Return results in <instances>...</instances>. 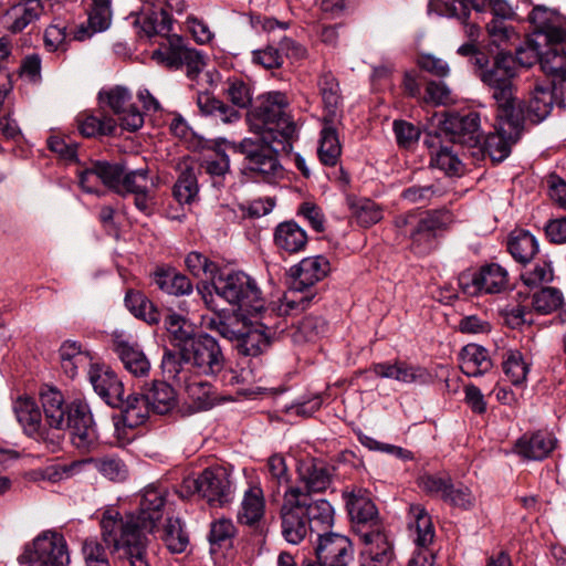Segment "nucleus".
Here are the masks:
<instances>
[{
	"mask_svg": "<svg viewBox=\"0 0 566 566\" xmlns=\"http://www.w3.org/2000/svg\"><path fill=\"white\" fill-rule=\"evenodd\" d=\"M281 534L293 545L305 539L310 532L331 528L335 522V510L325 499H314L298 488H287L280 507Z\"/></svg>",
	"mask_w": 566,
	"mask_h": 566,
	"instance_id": "obj_1",
	"label": "nucleus"
},
{
	"mask_svg": "<svg viewBox=\"0 0 566 566\" xmlns=\"http://www.w3.org/2000/svg\"><path fill=\"white\" fill-rule=\"evenodd\" d=\"M104 544L127 560L146 555L148 530L134 513L122 514L115 506L106 507L99 521Z\"/></svg>",
	"mask_w": 566,
	"mask_h": 566,
	"instance_id": "obj_2",
	"label": "nucleus"
},
{
	"mask_svg": "<svg viewBox=\"0 0 566 566\" xmlns=\"http://www.w3.org/2000/svg\"><path fill=\"white\" fill-rule=\"evenodd\" d=\"M232 148L244 155L247 170L266 182H274L284 174L277 154L280 151L290 153L292 143L268 134L244 138L238 145L232 144Z\"/></svg>",
	"mask_w": 566,
	"mask_h": 566,
	"instance_id": "obj_3",
	"label": "nucleus"
},
{
	"mask_svg": "<svg viewBox=\"0 0 566 566\" xmlns=\"http://www.w3.org/2000/svg\"><path fill=\"white\" fill-rule=\"evenodd\" d=\"M329 270L328 260L322 255L305 258L291 268V287L279 302V314L292 315L304 311L314 297L310 289L322 281Z\"/></svg>",
	"mask_w": 566,
	"mask_h": 566,
	"instance_id": "obj_4",
	"label": "nucleus"
},
{
	"mask_svg": "<svg viewBox=\"0 0 566 566\" xmlns=\"http://www.w3.org/2000/svg\"><path fill=\"white\" fill-rule=\"evenodd\" d=\"M289 98L282 92L263 95L259 105L249 113L251 128L259 136L269 134L292 143L296 126L289 114Z\"/></svg>",
	"mask_w": 566,
	"mask_h": 566,
	"instance_id": "obj_5",
	"label": "nucleus"
},
{
	"mask_svg": "<svg viewBox=\"0 0 566 566\" xmlns=\"http://www.w3.org/2000/svg\"><path fill=\"white\" fill-rule=\"evenodd\" d=\"M448 219V213L440 211H410L397 216L394 223L398 233L410 240L411 251L424 255L434 249L437 231L447 224Z\"/></svg>",
	"mask_w": 566,
	"mask_h": 566,
	"instance_id": "obj_6",
	"label": "nucleus"
},
{
	"mask_svg": "<svg viewBox=\"0 0 566 566\" xmlns=\"http://www.w3.org/2000/svg\"><path fill=\"white\" fill-rule=\"evenodd\" d=\"M279 303H273L263 308L258 314L260 317L255 321L243 324L241 338L237 348L240 354L245 356H258L264 353L275 339V337L285 329V322L277 311Z\"/></svg>",
	"mask_w": 566,
	"mask_h": 566,
	"instance_id": "obj_7",
	"label": "nucleus"
},
{
	"mask_svg": "<svg viewBox=\"0 0 566 566\" xmlns=\"http://www.w3.org/2000/svg\"><path fill=\"white\" fill-rule=\"evenodd\" d=\"M516 75L515 60L511 53L499 52L489 71L480 75V81L489 87L495 102L496 111L506 112L522 109L515 96L513 78Z\"/></svg>",
	"mask_w": 566,
	"mask_h": 566,
	"instance_id": "obj_8",
	"label": "nucleus"
},
{
	"mask_svg": "<svg viewBox=\"0 0 566 566\" xmlns=\"http://www.w3.org/2000/svg\"><path fill=\"white\" fill-rule=\"evenodd\" d=\"M212 286L218 296L248 313H259L266 308L255 280L244 272L221 273L213 279Z\"/></svg>",
	"mask_w": 566,
	"mask_h": 566,
	"instance_id": "obj_9",
	"label": "nucleus"
},
{
	"mask_svg": "<svg viewBox=\"0 0 566 566\" xmlns=\"http://www.w3.org/2000/svg\"><path fill=\"white\" fill-rule=\"evenodd\" d=\"M181 497L198 493L211 506H223L233 499L234 488L230 474L224 468H209L198 478L184 479L180 490Z\"/></svg>",
	"mask_w": 566,
	"mask_h": 566,
	"instance_id": "obj_10",
	"label": "nucleus"
},
{
	"mask_svg": "<svg viewBox=\"0 0 566 566\" xmlns=\"http://www.w3.org/2000/svg\"><path fill=\"white\" fill-rule=\"evenodd\" d=\"M524 128L523 109L506 112V115L496 111L495 130L482 136L481 146L489 154L493 161L501 163L511 154L512 145L521 137Z\"/></svg>",
	"mask_w": 566,
	"mask_h": 566,
	"instance_id": "obj_11",
	"label": "nucleus"
},
{
	"mask_svg": "<svg viewBox=\"0 0 566 566\" xmlns=\"http://www.w3.org/2000/svg\"><path fill=\"white\" fill-rule=\"evenodd\" d=\"M19 563L27 566H67L70 554L64 536L55 531H44L25 546Z\"/></svg>",
	"mask_w": 566,
	"mask_h": 566,
	"instance_id": "obj_12",
	"label": "nucleus"
},
{
	"mask_svg": "<svg viewBox=\"0 0 566 566\" xmlns=\"http://www.w3.org/2000/svg\"><path fill=\"white\" fill-rule=\"evenodd\" d=\"M158 64L169 69L186 67L187 76L196 78L206 65L205 56L196 49L189 48L177 34L168 36L151 54Z\"/></svg>",
	"mask_w": 566,
	"mask_h": 566,
	"instance_id": "obj_13",
	"label": "nucleus"
},
{
	"mask_svg": "<svg viewBox=\"0 0 566 566\" xmlns=\"http://www.w3.org/2000/svg\"><path fill=\"white\" fill-rule=\"evenodd\" d=\"M14 411L18 421L29 437L44 444L51 452H55L60 448L64 436L63 432L50 429L42 423L41 411L33 399H18L14 405Z\"/></svg>",
	"mask_w": 566,
	"mask_h": 566,
	"instance_id": "obj_14",
	"label": "nucleus"
},
{
	"mask_svg": "<svg viewBox=\"0 0 566 566\" xmlns=\"http://www.w3.org/2000/svg\"><path fill=\"white\" fill-rule=\"evenodd\" d=\"M458 284L463 294L478 296L481 294L501 293L507 287V271L495 263L482 266L476 272H462L458 277Z\"/></svg>",
	"mask_w": 566,
	"mask_h": 566,
	"instance_id": "obj_15",
	"label": "nucleus"
},
{
	"mask_svg": "<svg viewBox=\"0 0 566 566\" xmlns=\"http://www.w3.org/2000/svg\"><path fill=\"white\" fill-rule=\"evenodd\" d=\"M192 373L214 376L224 367V356L218 342L210 335H200L185 348Z\"/></svg>",
	"mask_w": 566,
	"mask_h": 566,
	"instance_id": "obj_16",
	"label": "nucleus"
},
{
	"mask_svg": "<svg viewBox=\"0 0 566 566\" xmlns=\"http://www.w3.org/2000/svg\"><path fill=\"white\" fill-rule=\"evenodd\" d=\"M65 426L69 428L71 442L76 449L88 451L96 444L98 434L85 401L74 400L70 405Z\"/></svg>",
	"mask_w": 566,
	"mask_h": 566,
	"instance_id": "obj_17",
	"label": "nucleus"
},
{
	"mask_svg": "<svg viewBox=\"0 0 566 566\" xmlns=\"http://www.w3.org/2000/svg\"><path fill=\"white\" fill-rule=\"evenodd\" d=\"M315 566H348L354 560L352 541L339 533L318 534Z\"/></svg>",
	"mask_w": 566,
	"mask_h": 566,
	"instance_id": "obj_18",
	"label": "nucleus"
},
{
	"mask_svg": "<svg viewBox=\"0 0 566 566\" xmlns=\"http://www.w3.org/2000/svg\"><path fill=\"white\" fill-rule=\"evenodd\" d=\"M441 135L453 144L476 147L482 142L480 116L475 112L465 115L450 114L440 126Z\"/></svg>",
	"mask_w": 566,
	"mask_h": 566,
	"instance_id": "obj_19",
	"label": "nucleus"
},
{
	"mask_svg": "<svg viewBox=\"0 0 566 566\" xmlns=\"http://www.w3.org/2000/svg\"><path fill=\"white\" fill-rule=\"evenodd\" d=\"M469 4L478 11L486 10L489 8L492 19H499L501 21L505 19H512L515 12L509 2H429V12L436 11L441 15L448 18H455L462 23H467L471 14V8Z\"/></svg>",
	"mask_w": 566,
	"mask_h": 566,
	"instance_id": "obj_20",
	"label": "nucleus"
},
{
	"mask_svg": "<svg viewBox=\"0 0 566 566\" xmlns=\"http://www.w3.org/2000/svg\"><path fill=\"white\" fill-rule=\"evenodd\" d=\"M298 485L289 488H298L304 494L313 496L314 494L326 492L333 484V469L317 459L301 460L296 468Z\"/></svg>",
	"mask_w": 566,
	"mask_h": 566,
	"instance_id": "obj_21",
	"label": "nucleus"
},
{
	"mask_svg": "<svg viewBox=\"0 0 566 566\" xmlns=\"http://www.w3.org/2000/svg\"><path fill=\"white\" fill-rule=\"evenodd\" d=\"M99 98L118 116L123 128L135 132L143 126L144 116L132 104V95L125 87L116 86L106 93H99Z\"/></svg>",
	"mask_w": 566,
	"mask_h": 566,
	"instance_id": "obj_22",
	"label": "nucleus"
},
{
	"mask_svg": "<svg viewBox=\"0 0 566 566\" xmlns=\"http://www.w3.org/2000/svg\"><path fill=\"white\" fill-rule=\"evenodd\" d=\"M343 497L346 502V509L357 532L361 533L375 530L378 525V511L371 499L363 490L344 492Z\"/></svg>",
	"mask_w": 566,
	"mask_h": 566,
	"instance_id": "obj_23",
	"label": "nucleus"
},
{
	"mask_svg": "<svg viewBox=\"0 0 566 566\" xmlns=\"http://www.w3.org/2000/svg\"><path fill=\"white\" fill-rule=\"evenodd\" d=\"M557 39L549 40V48L541 54L542 71L552 78L553 90L566 83V32H557Z\"/></svg>",
	"mask_w": 566,
	"mask_h": 566,
	"instance_id": "obj_24",
	"label": "nucleus"
},
{
	"mask_svg": "<svg viewBox=\"0 0 566 566\" xmlns=\"http://www.w3.org/2000/svg\"><path fill=\"white\" fill-rule=\"evenodd\" d=\"M88 379L95 392L109 406L123 405L124 388L116 374L104 365L91 364Z\"/></svg>",
	"mask_w": 566,
	"mask_h": 566,
	"instance_id": "obj_25",
	"label": "nucleus"
},
{
	"mask_svg": "<svg viewBox=\"0 0 566 566\" xmlns=\"http://www.w3.org/2000/svg\"><path fill=\"white\" fill-rule=\"evenodd\" d=\"M135 23L148 38L159 35L167 40L172 35L170 34L172 20L163 2H146V6L137 13Z\"/></svg>",
	"mask_w": 566,
	"mask_h": 566,
	"instance_id": "obj_26",
	"label": "nucleus"
},
{
	"mask_svg": "<svg viewBox=\"0 0 566 566\" xmlns=\"http://www.w3.org/2000/svg\"><path fill=\"white\" fill-rule=\"evenodd\" d=\"M361 539L365 544L363 566H389L394 551L380 527L361 533Z\"/></svg>",
	"mask_w": 566,
	"mask_h": 566,
	"instance_id": "obj_27",
	"label": "nucleus"
},
{
	"mask_svg": "<svg viewBox=\"0 0 566 566\" xmlns=\"http://www.w3.org/2000/svg\"><path fill=\"white\" fill-rule=\"evenodd\" d=\"M114 350L132 376L137 378L148 376L151 366L150 361L137 344L116 336L114 339Z\"/></svg>",
	"mask_w": 566,
	"mask_h": 566,
	"instance_id": "obj_28",
	"label": "nucleus"
},
{
	"mask_svg": "<svg viewBox=\"0 0 566 566\" xmlns=\"http://www.w3.org/2000/svg\"><path fill=\"white\" fill-rule=\"evenodd\" d=\"M166 490L155 485H147L142 493L139 512L136 515L144 528L151 532L156 523L163 516V507L165 505Z\"/></svg>",
	"mask_w": 566,
	"mask_h": 566,
	"instance_id": "obj_29",
	"label": "nucleus"
},
{
	"mask_svg": "<svg viewBox=\"0 0 566 566\" xmlns=\"http://www.w3.org/2000/svg\"><path fill=\"white\" fill-rule=\"evenodd\" d=\"M556 439L552 433L537 431L522 436L515 443V451L527 460L545 459L555 448Z\"/></svg>",
	"mask_w": 566,
	"mask_h": 566,
	"instance_id": "obj_30",
	"label": "nucleus"
},
{
	"mask_svg": "<svg viewBox=\"0 0 566 566\" xmlns=\"http://www.w3.org/2000/svg\"><path fill=\"white\" fill-rule=\"evenodd\" d=\"M43 13L41 2H15L3 14L2 24L12 33L21 32Z\"/></svg>",
	"mask_w": 566,
	"mask_h": 566,
	"instance_id": "obj_31",
	"label": "nucleus"
},
{
	"mask_svg": "<svg viewBox=\"0 0 566 566\" xmlns=\"http://www.w3.org/2000/svg\"><path fill=\"white\" fill-rule=\"evenodd\" d=\"M460 368L469 377H479L493 368V361L489 352L481 345L468 344L460 354Z\"/></svg>",
	"mask_w": 566,
	"mask_h": 566,
	"instance_id": "obj_32",
	"label": "nucleus"
},
{
	"mask_svg": "<svg viewBox=\"0 0 566 566\" xmlns=\"http://www.w3.org/2000/svg\"><path fill=\"white\" fill-rule=\"evenodd\" d=\"M265 513L263 490L259 485H251L244 491L240 509L237 514L238 522L253 526L258 524Z\"/></svg>",
	"mask_w": 566,
	"mask_h": 566,
	"instance_id": "obj_33",
	"label": "nucleus"
},
{
	"mask_svg": "<svg viewBox=\"0 0 566 566\" xmlns=\"http://www.w3.org/2000/svg\"><path fill=\"white\" fill-rule=\"evenodd\" d=\"M40 397L49 428L63 432L69 408L65 406L62 392L56 388L46 387L41 390Z\"/></svg>",
	"mask_w": 566,
	"mask_h": 566,
	"instance_id": "obj_34",
	"label": "nucleus"
},
{
	"mask_svg": "<svg viewBox=\"0 0 566 566\" xmlns=\"http://www.w3.org/2000/svg\"><path fill=\"white\" fill-rule=\"evenodd\" d=\"M556 93L554 90L552 92L549 87L535 85L526 106L517 99V104L524 113V120L528 119L533 124L544 120L553 108V95Z\"/></svg>",
	"mask_w": 566,
	"mask_h": 566,
	"instance_id": "obj_35",
	"label": "nucleus"
},
{
	"mask_svg": "<svg viewBox=\"0 0 566 566\" xmlns=\"http://www.w3.org/2000/svg\"><path fill=\"white\" fill-rule=\"evenodd\" d=\"M274 243L282 251L297 253L304 250L307 234L294 221L281 222L274 230Z\"/></svg>",
	"mask_w": 566,
	"mask_h": 566,
	"instance_id": "obj_36",
	"label": "nucleus"
},
{
	"mask_svg": "<svg viewBox=\"0 0 566 566\" xmlns=\"http://www.w3.org/2000/svg\"><path fill=\"white\" fill-rule=\"evenodd\" d=\"M318 88L325 112L323 122L334 124L342 103L338 82L331 73H325L318 80Z\"/></svg>",
	"mask_w": 566,
	"mask_h": 566,
	"instance_id": "obj_37",
	"label": "nucleus"
},
{
	"mask_svg": "<svg viewBox=\"0 0 566 566\" xmlns=\"http://www.w3.org/2000/svg\"><path fill=\"white\" fill-rule=\"evenodd\" d=\"M264 472L268 488L272 492V497H275L280 494L282 486H285L286 490L290 485H292V476L289 471L285 458L280 453L272 454L268 458Z\"/></svg>",
	"mask_w": 566,
	"mask_h": 566,
	"instance_id": "obj_38",
	"label": "nucleus"
},
{
	"mask_svg": "<svg viewBox=\"0 0 566 566\" xmlns=\"http://www.w3.org/2000/svg\"><path fill=\"white\" fill-rule=\"evenodd\" d=\"M155 284L165 293L171 295H188L192 292L190 280L172 268H158L154 272Z\"/></svg>",
	"mask_w": 566,
	"mask_h": 566,
	"instance_id": "obj_39",
	"label": "nucleus"
},
{
	"mask_svg": "<svg viewBox=\"0 0 566 566\" xmlns=\"http://www.w3.org/2000/svg\"><path fill=\"white\" fill-rule=\"evenodd\" d=\"M371 371L378 377L395 379L403 384L415 382L424 376L422 368L408 365L403 361L374 364Z\"/></svg>",
	"mask_w": 566,
	"mask_h": 566,
	"instance_id": "obj_40",
	"label": "nucleus"
},
{
	"mask_svg": "<svg viewBox=\"0 0 566 566\" xmlns=\"http://www.w3.org/2000/svg\"><path fill=\"white\" fill-rule=\"evenodd\" d=\"M163 374L177 381H187L192 374L185 348L166 349L161 359Z\"/></svg>",
	"mask_w": 566,
	"mask_h": 566,
	"instance_id": "obj_41",
	"label": "nucleus"
},
{
	"mask_svg": "<svg viewBox=\"0 0 566 566\" xmlns=\"http://www.w3.org/2000/svg\"><path fill=\"white\" fill-rule=\"evenodd\" d=\"M165 327L167 329L171 345L175 348H187L192 340H196L195 328L184 316L169 313L165 317Z\"/></svg>",
	"mask_w": 566,
	"mask_h": 566,
	"instance_id": "obj_42",
	"label": "nucleus"
},
{
	"mask_svg": "<svg viewBox=\"0 0 566 566\" xmlns=\"http://www.w3.org/2000/svg\"><path fill=\"white\" fill-rule=\"evenodd\" d=\"M88 25H80L74 32V39L83 41L96 32L105 31L111 24L109 2H94L88 12Z\"/></svg>",
	"mask_w": 566,
	"mask_h": 566,
	"instance_id": "obj_43",
	"label": "nucleus"
},
{
	"mask_svg": "<svg viewBox=\"0 0 566 566\" xmlns=\"http://www.w3.org/2000/svg\"><path fill=\"white\" fill-rule=\"evenodd\" d=\"M144 394L151 410L159 415L169 412L177 402L174 388L165 381H154Z\"/></svg>",
	"mask_w": 566,
	"mask_h": 566,
	"instance_id": "obj_44",
	"label": "nucleus"
},
{
	"mask_svg": "<svg viewBox=\"0 0 566 566\" xmlns=\"http://www.w3.org/2000/svg\"><path fill=\"white\" fill-rule=\"evenodd\" d=\"M507 248L511 255L520 263H528L538 252L535 237L525 230H515L511 233Z\"/></svg>",
	"mask_w": 566,
	"mask_h": 566,
	"instance_id": "obj_45",
	"label": "nucleus"
},
{
	"mask_svg": "<svg viewBox=\"0 0 566 566\" xmlns=\"http://www.w3.org/2000/svg\"><path fill=\"white\" fill-rule=\"evenodd\" d=\"M528 19L539 32L547 34L548 40L557 39V32H566L558 12L544 4L534 7Z\"/></svg>",
	"mask_w": 566,
	"mask_h": 566,
	"instance_id": "obj_46",
	"label": "nucleus"
},
{
	"mask_svg": "<svg viewBox=\"0 0 566 566\" xmlns=\"http://www.w3.org/2000/svg\"><path fill=\"white\" fill-rule=\"evenodd\" d=\"M90 461L93 469L112 482H123L128 478V467L117 454H105L102 457L91 458Z\"/></svg>",
	"mask_w": 566,
	"mask_h": 566,
	"instance_id": "obj_47",
	"label": "nucleus"
},
{
	"mask_svg": "<svg viewBox=\"0 0 566 566\" xmlns=\"http://www.w3.org/2000/svg\"><path fill=\"white\" fill-rule=\"evenodd\" d=\"M318 158L325 166H335L342 154V146L334 124H324L321 132Z\"/></svg>",
	"mask_w": 566,
	"mask_h": 566,
	"instance_id": "obj_48",
	"label": "nucleus"
},
{
	"mask_svg": "<svg viewBox=\"0 0 566 566\" xmlns=\"http://www.w3.org/2000/svg\"><path fill=\"white\" fill-rule=\"evenodd\" d=\"M116 408L123 409L124 423L129 428L144 423L151 410L144 392L129 395L126 400L123 399V405Z\"/></svg>",
	"mask_w": 566,
	"mask_h": 566,
	"instance_id": "obj_49",
	"label": "nucleus"
},
{
	"mask_svg": "<svg viewBox=\"0 0 566 566\" xmlns=\"http://www.w3.org/2000/svg\"><path fill=\"white\" fill-rule=\"evenodd\" d=\"M409 514L413 521L410 523V527H415L417 533L415 542L418 547L424 548L432 543L434 537L431 517L420 504L410 505Z\"/></svg>",
	"mask_w": 566,
	"mask_h": 566,
	"instance_id": "obj_50",
	"label": "nucleus"
},
{
	"mask_svg": "<svg viewBox=\"0 0 566 566\" xmlns=\"http://www.w3.org/2000/svg\"><path fill=\"white\" fill-rule=\"evenodd\" d=\"M197 104L203 114L214 116L226 124L237 122L240 118L238 111L211 96L209 93L199 94Z\"/></svg>",
	"mask_w": 566,
	"mask_h": 566,
	"instance_id": "obj_51",
	"label": "nucleus"
},
{
	"mask_svg": "<svg viewBox=\"0 0 566 566\" xmlns=\"http://www.w3.org/2000/svg\"><path fill=\"white\" fill-rule=\"evenodd\" d=\"M78 129L85 137L106 136L115 133L117 124L113 117L85 115L78 118Z\"/></svg>",
	"mask_w": 566,
	"mask_h": 566,
	"instance_id": "obj_52",
	"label": "nucleus"
},
{
	"mask_svg": "<svg viewBox=\"0 0 566 566\" xmlns=\"http://www.w3.org/2000/svg\"><path fill=\"white\" fill-rule=\"evenodd\" d=\"M503 370L513 385L520 386L526 380L530 365L521 352L507 350L503 358Z\"/></svg>",
	"mask_w": 566,
	"mask_h": 566,
	"instance_id": "obj_53",
	"label": "nucleus"
},
{
	"mask_svg": "<svg viewBox=\"0 0 566 566\" xmlns=\"http://www.w3.org/2000/svg\"><path fill=\"white\" fill-rule=\"evenodd\" d=\"M125 302L129 311L136 316L145 319L149 324L159 322V313L154 304L139 292H128Z\"/></svg>",
	"mask_w": 566,
	"mask_h": 566,
	"instance_id": "obj_54",
	"label": "nucleus"
},
{
	"mask_svg": "<svg viewBox=\"0 0 566 566\" xmlns=\"http://www.w3.org/2000/svg\"><path fill=\"white\" fill-rule=\"evenodd\" d=\"M161 537L167 548L174 554L185 552L189 543L179 518H167Z\"/></svg>",
	"mask_w": 566,
	"mask_h": 566,
	"instance_id": "obj_55",
	"label": "nucleus"
},
{
	"mask_svg": "<svg viewBox=\"0 0 566 566\" xmlns=\"http://www.w3.org/2000/svg\"><path fill=\"white\" fill-rule=\"evenodd\" d=\"M352 216L361 227H370L382 218L379 207L369 199L349 201Z\"/></svg>",
	"mask_w": 566,
	"mask_h": 566,
	"instance_id": "obj_56",
	"label": "nucleus"
},
{
	"mask_svg": "<svg viewBox=\"0 0 566 566\" xmlns=\"http://www.w3.org/2000/svg\"><path fill=\"white\" fill-rule=\"evenodd\" d=\"M451 481L446 473H423L417 479V484L426 494L443 501L448 488H451Z\"/></svg>",
	"mask_w": 566,
	"mask_h": 566,
	"instance_id": "obj_57",
	"label": "nucleus"
},
{
	"mask_svg": "<svg viewBox=\"0 0 566 566\" xmlns=\"http://www.w3.org/2000/svg\"><path fill=\"white\" fill-rule=\"evenodd\" d=\"M198 190L197 177L193 169L187 168L181 171L174 187L176 200L181 205L190 203L196 198Z\"/></svg>",
	"mask_w": 566,
	"mask_h": 566,
	"instance_id": "obj_58",
	"label": "nucleus"
},
{
	"mask_svg": "<svg viewBox=\"0 0 566 566\" xmlns=\"http://www.w3.org/2000/svg\"><path fill=\"white\" fill-rule=\"evenodd\" d=\"M148 172L147 167L138 168L130 171H124L118 193H147L148 192Z\"/></svg>",
	"mask_w": 566,
	"mask_h": 566,
	"instance_id": "obj_59",
	"label": "nucleus"
},
{
	"mask_svg": "<svg viewBox=\"0 0 566 566\" xmlns=\"http://www.w3.org/2000/svg\"><path fill=\"white\" fill-rule=\"evenodd\" d=\"M562 292L556 287H543L533 295V307L541 314H548L563 304Z\"/></svg>",
	"mask_w": 566,
	"mask_h": 566,
	"instance_id": "obj_60",
	"label": "nucleus"
},
{
	"mask_svg": "<svg viewBox=\"0 0 566 566\" xmlns=\"http://www.w3.org/2000/svg\"><path fill=\"white\" fill-rule=\"evenodd\" d=\"M423 101L433 106H448L455 103V97L446 83L429 81L426 85Z\"/></svg>",
	"mask_w": 566,
	"mask_h": 566,
	"instance_id": "obj_61",
	"label": "nucleus"
},
{
	"mask_svg": "<svg viewBox=\"0 0 566 566\" xmlns=\"http://www.w3.org/2000/svg\"><path fill=\"white\" fill-rule=\"evenodd\" d=\"M101 182L117 192L125 167L120 163L94 161Z\"/></svg>",
	"mask_w": 566,
	"mask_h": 566,
	"instance_id": "obj_62",
	"label": "nucleus"
},
{
	"mask_svg": "<svg viewBox=\"0 0 566 566\" xmlns=\"http://www.w3.org/2000/svg\"><path fill=\"white\" fill-rule=\"evenodd\" d=\"M431 165L444 171L447 175H459L462 171V163L452 148L441 146L432 155Z\"/></svg>",
	"mask_w": 566,
	"mask_h": 566,
	"instance_id": "obj_63",
	"label": "nucleus"
},
{
	"mask_svg": "<svg viewBox=\"0 0 566 566\" xmlns=\"http://www.w3.org/2000/svg\"><path fill=\"white\" fill-rule=\"evenodd\" d=\"M186 265L188 270L195 276H205L206 280H211L213 283V279H216L217 265L211 262L207 256L198 252H190L186 258Z\"/></svg>",
	"mask_w": 566,
	"mask_h": 566,
	"instance_id": "obj_64",
	"label": "nucleus"
}]
</instances>
